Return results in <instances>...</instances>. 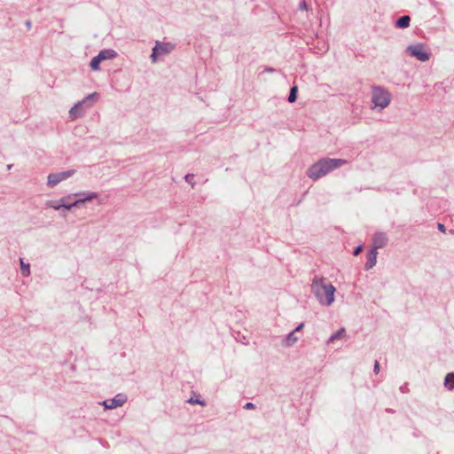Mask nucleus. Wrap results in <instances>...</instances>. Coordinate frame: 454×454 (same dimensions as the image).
Returning <instances> with one entry per match:
<instances>
[{
    "label": "nucleus",
    "mask_w": 454,
    "mask_h": 454,
    "mask_svg": "<svg viewBox=\"0 0 454 454\" xmlns=\"http://www.w3.org/2000/svg\"><path fill=\"white\" fill-rule=\"evenodd\" d=\"M311 290L322 306H331L334 301L336 288L323 277L315 276L311 283Z\"/></svg>",
    "instance_id": "obj_1"
},
{
    "label": "nucleus",
    "mask_w": 454,
    "mask_h": 454,
    "mask_svg": "<svg viewBox=\"0 0 454 454\" xmlns=\"http://www.w3.org/2000/svg\"><path fill=\"white\" fill-rule=\"evenodd\" d=\"M346 160L323 158L314 163L307 171V176L314 181L325 176L329 172L347 164Z\"/></svg>",
    "instance_id": "obj_2"
},
{
    "label": "nucleus",
    "mask_w": 454,
    "mask_h": 454,
    "mask_svg": "<svg viewBox=\"0 0 454 454\" xmlns=\"http://www.w3.org/2000/svg\"><path fill=\"white\" fill-rule=\"evenodd\" d=\"M372 102L374 107H379L382 110L389 106L391 102V94L387 89L381 86H372Z\"/></svg>",
    "instance_id": "obj_3"
},
{
    "label": "nucleus",
    "mask_w": 454,
    "mask_h": 454,
    "mask_svg": "<svg viewBox=\"0 0 454 454\" xmlns=\"http://www.w3.org/2000/svg\"><path fill=\"white\" fill-rule=\"evenodd\" d=\"M98 98V94L97 92L89 94L82 100L77 102L71 109L69 110V116L72 120H75L83 115L85 109L90 108L92 106V103L90 100H97Z\"/></svg>",
    "instance_id": "obj_4"
},
{
    "label": "nucleus",
    "mask_w": 454,
    "mask_h": 454,
    "mask_svg": "<svg viewBox=\"0 0 454 454\" xmlns=\"http://www.w3.org/2000/svg\"><path fill=\"white\" fill-rule=\"evenodd\" d=\"M174 48L175 46L171 43H161L156 41L155 46L153 48L152 54L150 56L152 63H156L159 57L169 54Z\"/></svg>",
    "instance_id": "obj_5"
},
{
    "label": "nucleus",
    "mask_w": 454,
    "mask_h": 454,
    "mask_svg": "<svg viewBox=\"0 0 454 454\" xmlns=\"http://www.w3.org/2000/svg\"><path fill=\"white\" fill-rule=\"evenodd\" d=\"M406 52L410 56L416 58L418 60L421 62H426L430 58V54L426 50V46L424 43H416L409 45L406 49Z\"/></svg>",
    "instance_id": "obj_6"
},
{
    "label": "nucleus",
    "mask_w": 454,
    "mask_h": 454,
    "mask_svg": "<svg viewBox=\"0 0 454 454\" xmlns=\"http://www.w3.org/2000/svg\"><path fill=\"white\" fill-rule=\"evenodd\" d=\"M128 398L125 394L120 393L117 394L114 398L106 399L101 403V404L106 410H112L118 407H121L126 402Z\"/></svg>",
    "instance_id": "obj_7"
},
{
    "label": "nucleus",
    "mask_w": 454,
    "mask_h": 454,
    "mask_svg": "<svg viewBox=\"0 0 454 454\" xmlns=\"http://www.w3.org/2000/svg\"><path fill=\"white\" fill-rule=\"evenodd\" d=\"M74 173V169H70L67 171L59 172V173H51L47 177V185L50 187H53L57 185L61 181L70 177Z\"/></svg>",
    "instance_id": "obj_8"
},
{
    "label": "nucleus",
    "mask_w": 454,
    "mask_h": 454,
    "mask_svg": "<svg viewBox=\"0 0 454 454\" xmlns=\"http://www.w3.org/2000/svg\"><path fill=\"white\" fill-rule=\"evenodd\" d=\"M73 196H81L79 199L73 201L72 205H71V206L78 207L86 201H90L92 200L98 199V193H97L95 192H77V193L73 194Z\"/></svg>",
    "instance_id": "obj_9"
},
{
    "label": "nucleus",
    "mask_w": 454,
    "mask_h": 454,
    "mask_svg": "<svg viewBox=\"0 0 454 454\" xmlns=\"http://www.w3.org/2000/svg\"><path fill=\"white\" fill-rule=\"evenodd\" d=\"M388 241L387 235L385 232L378 231L372 237V248L380 249L387 246Z\"/></svg>",
    "instance_id": "obj_10"
},
{
    "label": "nucleus",
    "mask_w": 454,
    "mask_h": 454,
    "mask_svg": "<svg viewBox=\"0 0 454 454\" xmlns=\"http://www.w3.org/2000/svg\"><path fill=\"white\" fill-rule=\"evenodd\" d=\"M377 249L372 247L367 253V262L364 265L365 270H370L375 266L377 262Z\"/></svg>",
    "instance_id": "obj_11"
},
{
    "label": "nucleus",
    "mask_w": 454,
    "mask_h": 454,
    "mask_svg": "<svg viewBox=\"0 0 454 454\" xmlns=\"http://www.w3.org/2000/svg\"><path fill=\"white\" fill-rule=\"evenodd\" d=\"M100 60L113 59L117 56V52L112 49H105L99 51L98 54Z\"/></svg>",
    "instance_id": "obj_12"
},
{
    "label": "nucleus",
    "mask_w": 454,
    "mask_h": 454,
    "mask_svg": "<svg viewBox=\"0 0 454 454\" xmlns=\"http://www.w3.org/2000/svg\"><path fill=\"white\" fill-rule=\"evenodd\" d=\"M444 387L448 390H454V372H449L444 378Z\"/></svg>",
    "instance_id": "obj_13"
},
{
    "label": "nucleus",
    "mask_w": 454,
    "mask_h": 454,
    "mask_svg": "<svg viewBox=\"0 0 454 454\" xmlns=\"http://www.w3.org/2000/svg\"><path fill=\"white\" fill-rule=\"evenodd\" d=\"M411 18L408 15L402 16L395 22V27L399 28H407L410 26Z\"/></svg>",
    "instance_id": "obj_14"
},
{
    "label": "nucleus",
    "mask_w": 454,
    "mask_h": 454,
    "mask_svg": "<svg viewBox=\"0 0 454 454\" xmlns=\"http://www.w3.org/2000/svg\"><path fill=\"white\" fill-rule=\"evenodd\" d=\"M345 332H346L345 328H343V327L340 328L336 333H334L333 334H332L330 336V338L327 340V344L332 343L334 340L342 338V336L344 335Z\"/></svg>",
    "instance_id": "obj_15"
},
{
    "label": "nucleus",
    "mask_w": 454,
    "mask_h": 454,
    "mask_svg": "<svg viewBox=\"0 0 454 454\" xmlns=\"http://www.w3.org/2000/svg\"><path fill=\"white\" fill-rule=\"evenodd\" d=\"M21 274L25 277L30 275V264L26 263L23 259H20Z\"/></svg>",
    "instance_id": "obj_16"
},
{
    "label": "nucleus",
    "mask_w": 454,
    "mask_h": 454,
    "mask_svg": "<svg viewBox=\"0 0 454 454\" xmlns=\"http://www.w3.org/2000/svg\"><path fill=\"white\" fill-rule=\"evenodd\" d=\"M72 196H73V194H68L67 196L60 199V202H61V204H63V206H62L63 208H65L67 210H70L71 208H73L74 207V206H71L72 202H68V200L71 199Z\"/></svg>",
    "instance_id": "obj_17"
},
{
    "label": "nucleus",
    "mask_w": 454,
    "mask_h": 454,
    "mask_svg": "<svg viewBox=\"0 0 454 454\" xmlns=\"http://www.w3.org/2000/svg\"><path fill=\"white\" fill-rule=\"evenodd\" d=\"M46 206L48 207H51V208L54 209V210H59L60 208H62L63 204H61L60 199H59L58 200H48V201H46Z\"/></svg>",
    "instance_id": "obj_18"
},
{
    "label": "nucleus",
    "mask_w": 454,
    "mask_h": 454,
    "mask_svg": "<svg viewBox=\"0 0 454 454\" xmlns=\"http://www.w3.org/2000/svg\"><path fill=\"white\" fill-rule=\"evenodd\" d=\"M297 337L295 336V331H292L286 337V342L288 346L294 344L297 341Z\"/></svg>",
    "instance_id": "obj_19"
},
{
    "label": "nucleus",
    "mask_w": 454,
    "mask_h": 454,
    "mask_svg": "<svg viewBox=\"0 0 454 454\" xmlns=\"http://www.w3.org/2000/svg\"><path fill=\"white\" fill-rule=\"evenodd\" d=\"M297 93H298V88L297 86H294L291 88L289 96H288V101L290 103H294L297 99Z\"/></svg>",
    "instance_id": "obj_20"
},
{
    "label": "nucleus",
    "mask_w": 454,
    "mask_h": 454,
    "mask_svg": "<svg viewBox=\"0 0 454 454\" xmlns=\"http://www.w3.org/2000/svg\"><path fill=\"white\" fill-rule=\"evenodd\" d=\"M101 62L100 59L98 58V56L97 55L96 57H94L91 61H90V67L93 69V70H98L99 68V63Z\"/></svg>",
    "instance_id": "obj_21"
},
{
    "label": "nucleus",
    "mask_w": 454,
    "mask_h": 454,
    "mask_svg": "<svg viewBox=\"0 0 454 454\" xmlns=\"http://www.w3.org/2000/svg\"><path fill=\"white\" fill-rule=\"evenodd\" d=\"M188 402L190 403H198V404H200V405H205V402L203 400L194 399L192 397L190 398Z\"/></svg>",
    "instance_id": "obj_22"
},
{
    "label": "nucleus",
    "mask_w": 454,
    "mask_h": 454,
    "mask_svg": "<svg viewBox=\"0 0 454 454\" xmlns=\"http://www.w3.org/2000/svg\"><path fill=\"white\" fill-rule=\"evenodd\" d=\"M193 178H194V175L193 174H187L184 176L185 181L190 183V184H192V186H193V184L192 182Z\"/></svg>",
    "instance_id": "obj_23"
},
{
    "label": "nucleus",
    "mask_w": 454,
    "mask_h": 454,
    "mask_svg": "<svg viewBox=\"0 0 454 454\" xmlns=\"http://www.w3.org/2000/svg\"><path fill=\"white\" fill-rule=\"evenodd\" d=\"M363 250V246H358L355 248L354 252H353V254L354 255H358L361 251Z\"/></svg>",
    "instance_id": "obj_24"
},
{
    "label": "nucleus",
    "mask_w": 454,
    "mask_h": 454,
    "mask_svg": "<svg viewBox=\"0 0 454 454\" xmlns=\"http://www.w3.org/2000/svg\"><path fill=\"white\" fill-rule=\"evenodd\" d=\"M244 408L247 409V410H251V409H254L255 405L253 403H247L244 405Z\"/></svg>",
    "instance_id": "obj_25"
},
{
    "label": "nucleus",
    "mask_w": 454,
    "mask_h": 454,
    "mask_svg": "<svg viewBox=\"0 0 454 454\" xmlns=\"http://www.w3.org/2000/svg\"><path fill=\"white\" fill-rule=\"evenodd\" d=\"M373 372L375 373H378L380 372V364L378 361H375V363H374Z\"/></svg>",
    "instance_id": "obj_26"
},
{
    "label": "nucleus",
    "mask_w": 454,
    "mask_h": 454,
    "mask_svg": "<svg viewBox=\"0 0 454 454\" xmlns=\"http://www.w3.org/2000/svg\"><path fill=\"white\" fill-rule=\"evenodd\" d=\"M300 9L301 10H306V11L308 10V5H307V4H306V2L304 0L302 2H301Z\"/></svg>",
    "instance_id": "obj_27"
},
{
    "label": "nucleus",
    "mask_w": 454,
    "mask_h": 454,
    "mask_svg": "<svg viewBox=\"0 0 454 454\" xmlns=\"http://www.w3.org/2000/svg\"><path fill=\"white\" fill-rule=\"evenodd\" d=\"M437 228L442 232H445V231H446L445 226L442 223H438Z\"/></svg>",
    "instance_id": "obj_28"
},
{
    "label": "nucleus",
    "mask_w": 454,
    "mask_h": 454,
    "mask_svg": "<svg viewBox=\"0 0 454 454\" xmlns=\"http://www.w3.org/2000/svg\"><path fill=\"white\" fill-rule=\"evenodd\" d=\"M303 325H304L301 323V325H298V326H297L294 331H295V333H296V332H298V331H300V330L303 327Z\"/></svg>",
    "instance_id": "obj_29"
},
{
    "label": "nucleus",
    "mask_w": 454,
    "mask_h": 454,
    "mask_svg": "<svg viewBox=\"0 0 454 454\" xmlns=\"http://www.w3.org/2000/svg\"><path fill=\"white\" fill-rule=\"evenodd\" d=\"M265 71H266V72H269V73H272V72H274V69H273V68H271V67H266V68H265Z\"/></svg>",
    "instance_id": "obj_30"
},
{
    "label": "nucleus",
    "mask_w": 454,
    "mask_h": 454,
    "mask_svg": "<svg viewBox=\"0 0 454 454\" xmlns=\"http://www.w3.org/2000/svg\"><path fill=\"white\" fill-rule=\"evenodd\" d=\"M31 26V22L30 21H27V27H30Z\"/></svg>",
    "instance_id": "obj_31"
},
{
    "label": "nucleus",
    "mask_w": 454,
    "mask_h": 454,
    "mask_svg": "<svg viewBox=\"0 0 454 454\" xmlns=\"http://www.w3.org/2000/svg\"><path fill=\"white\" fill-rule=\"evenodd\" d=\"M12 168V164H9V165H7V168H8V169H11Z\"/></svg>",
    "instance_id": "obj_32"
}]
</instances>
